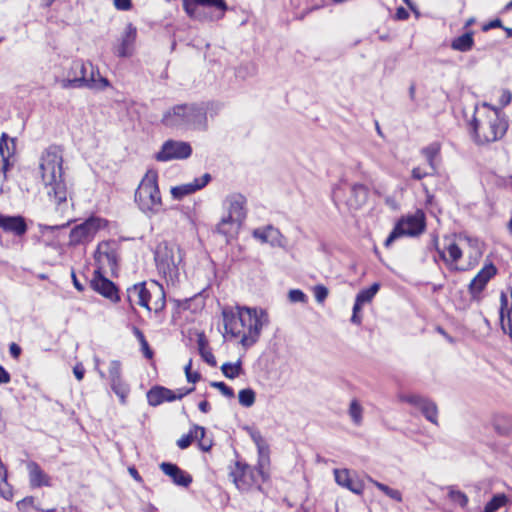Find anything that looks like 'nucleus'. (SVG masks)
<instances>
[{"label": "nucleus", "mask_w": 512, "mask_h": 512, "mask_svg": "<svg viewBox=\"0 0 512 512\" xmlns=\"http://www.w3.org/2000/svg\"><path fill=\"white\" fill-rule=\"evenodd\" d=\"M39 168L47 195L55 204L67 200L68 190L63 178V150L58 145H50L41 154Z\"/></svg>", "instance_id": "nucleus-1"}, {"label": "nucleus", "mask_w": 512, "mask_h": 512, "mask_svg": "<svg viewBox=\"0 0 512 512\" xmlns=\"http://www.w3.org/2000/svg\"><path fill=\"white\" fill-rule=\"evenodd\" d=\"M471 126L475 142L483 145L501 139L507 131L508 123L501 116L499 109L483 103L481 107L476 108Z\"/></svg>", "instance_id": "nucleus-2"}, {"label": "nucleus", "mask_w": 512, "mask_h": 512, "mask_svg": "<svg viewBox=\"0 0 512 512\" xmlns=\"http://www.w3.org/2000/svg\"><path fill=\"white\" fill-rule=\"evenodd\" d=\"M109 85L108 79L100 75L97 67L83 60H74L67 78L61 80V87L64 89L88 88L101 91Z\"/></svg>", "instance_id": "nucleus-3"}, {"label": "nucleus", "mask_w": 512, "mask_h": 512, "mask_svg": "<svg viewBox=\"0 0 512 512\" xmlns=\"http://www.w3.org/2000/svg\"><path fill=\"white\" fill-rule=\"evenodd\" d=\"M162 123L171 128L203 130L207 127L206 108L198 104L176 105L163 115Z\"/></svg>", "instance_id": "nucleus-4"}, {"label": "nucleus", "mask_w": 512, "mask_h": 512, "mask_svg": "<svg viewBox=\"0 0 512 512\" xmlns=\"http://www.w3.org/2000/svg\"><path fill=\"white\" fill-rule=\"evenodd\" d=\"M135 202L149 217L161 211L162 198L158 187V174L155 170H148L141 180L135 192Z\"/></svg>", "instance_id": "nucleus-5"}, {"label": "nucleus", "mask_w": 512, "mask_h": 512, "mask_svg": "<svg viewBox=\"0 0 512 512\" xmlns=\"http://www.w3.org/2000/svg\"><path fill=\"white\" fill-rule=\"evenodd\" d=\"M129 303L139 305L148 311L160 312L165 308L166 298L163 287L152 282L149 286L146 283H138L127 289Z\"/></svg>", "instance_id": "nucleus-6"}, {"label": "nucleus", "mask_w": 512, "mask_h": 512, "mask_svg": "<svg viewBox=\"0 0 512 512\" xmlns=\"http://www.w3.org/2000/svg\"><path fill=\"white\" fill-rule=\"evenodd\" d=\"M182 258L180 247L173 242H160L154 252V259L159 273L172 283L178 279V266L182 262Z\"/></svg>", "instance_id": "nucleus-7"}, {"label": "nucleus", "mask_w": 512, "mask_h": 512, "mask_svg": "<svg viewBox=\"0 0 512 512\" xmlns=\"http://www.w3.org/2000/svg\"><path fill=\"white\" fill-rule=\"evenodd\" d=\"M238 321L244 330L240 342L244 347H250L257 342L263 326L268 323V315L262 309L240 307Z\"/></svg>", "instance_id": "nucleus-8"}, {"label": "nucleus", "mask_w": 512, "mask_h": 512, "mask_svg": "<svg viewBox=\"0 0 512 512\" xmlns=\"http://www.w3.org/2000/svg\"><path fill=\"white\" fill-rule=\"evenodd\" d=\"M108 226V221L98 216H91L74 226L69 234V245L78 246L91 242L96 234Z\"/></svg>", "instance_id": "nucleus-9"}, {"label": "nucleus", "mask_w": 512, "mask_h": 512, "mask_svg": "<svg viewBox=\"0 0 512 512\" xmlns=\"http://www.w3.org/2000/svg\"><path fill=\"white\" fill-rule=\"evenodd\" d=\"M425 229V217L421 212L400 219L387 239L384 242L385 247L390 245L398 238L403 236H417Z\"/></svg>", "instance_id": "nucleus-10"}, {"label": "nucleus", "mask_w": 512, "mask_h": 512, "mask_svg": "<svg viewBox=\"0 0 512 512\" xmlns=\"http://www.w3.org/2000/svg\"><path fill=\"white\" fill-rule=\"evenodd\" d=\"M230 476L239 490L246 491L253 485H259L260 480H265L262 465L251 467L247 464L237 463Z\"/></svg>", "instance_id": "nucleus-11"}, {"label": "nucleus", "mask_w": 512, "mask_h": 512, "mask_svg": "<svg viewBox=\"0 0 512 512\" xmlns=\"http://www.w3.org/2000/svg\"><path fill=\"white\" fill-rule=\"evenodd\" d=\"M191 154L192 147L188 142L167 140L155 157L158 161L167 162L174 159H187Z\"/></svg>", "instance_id": "nucleus-12"}, {"label": "nucleus", "mask_w": 512, "mask_h": 512, "mask_svg": "<svg viewBox=\"0 0 512 512\" xmlns=\"http://www.w3.org/2000/svg\"><path fill=\"white\" fill-rule=\"evenodd\" d=\"M94 258L97 265L95 271L102 273L106 272V270H110L114 273L117 269V251L114 245L109 242H101L98 244Z\"/></svg>", "instance_id": "nucleus-13"}, {"label": "nucleus", "mask_w": 512, "mask_h": 512, "mask_svg": "<svg viewBox=\"0 0 512 512\" xmlns=\"http://www.w3.org/2000/svg\"><path fill=\"white\" fill-rule=\"evenodd\" d=\"M193 390L194 387L188 389L179 388L176 391H173L163 386H155L148 391L147 400L149 405L156 407L164 402H172L177 399H182Z\"/></svg>", "instance_id": "nucleus-14"}, {"label": "nucleus", "mask_w": 512, "mask_h": 512, "mask_svg": "<svg viewBox=\"0 0 512 512\" xmlns=\"http://www.w3.org/2000/svg\"><path fill=\"white\" fill-rule=\"evenodd\" d=\"M246 203L245 196L240 193L228 195L223 201V208L227 213L228 219H234L242 224L247 214Z\"/></svg>", "instance_id": "nucleus-15"}, {"label": "nucleus", "mask_w": 512, "mask_h": 512, "mask_svg": "<svg viewBox=\"0 0 512 512\" xmlns=\"http://www.w3.org/2000/svg\"><path fill=\"white\" fill-rule=\"evenodd\" d=\"M401 400L418 408L428 421L438 425V408L435 402L417 394L402 396Z\"/></svg>", "instance_id": "nucleus-16"}, {"label": "nucleus", "mask_w": 512, "mask_h": 512, "mask_svg": "<svg viewBox=\"0 0 512 512\" xmlns=\"http://www.w3.org/2000/svg\"><path fill=\"white\" fill-rule=\"evenodd\" d=\"M137 38V28L129 23L115 45V53L118 57L127 58L133 55Z\"/></svg>", "instance_id": "nucleus-17"}, {"label": "nucleus", "mask_w": 512, "mask_h": 512, "mask_svg": "<svg viewBox=\"0 0 512 512\" xmlns=\"http://www.w3.org/2000/svg\"><path fill=\"white\" fill-rule=\"evenodd\" d=\"M496 272V267L490 263L485 265L471 280L468 286V291L473 299L479 297L480 293L485 289L487 283L496 275Z\"/></svg>", "instance_id": "nucleus-18"}, {"label": "nucleus", "mask_w": 512, "mask_h": 512, "mask_svg": "<svg viewBox=\"0 0 512 512\" xmlns=\"http://www.w3.org/2000/svg\"><path fill=\"white\" fill-rule=\"evenodd\" d=\"M90 284L93 290L110 299L111 301L116 302L119 300L118 291L115 284L107 279L99 271H94V276Z\"/></svg>", "instance_id": "nucleus-19"}, {"label": "nucleus", "mask_w": 512, "mask_h": 512, "mask_svg": "<svg viewBox=\"0 0 512 512\" xmlns=\"http://www.w3.org/2000/svg\"><path fill=\"white\" fill-rule=\"evenodd\" d=\"M211 180V175L208 173L203 174L200 178H195L193 182L182 184L171 188V195L176 200H181L183 197L190 195L203 187H205Z\"/></svg>", "instance_id": "nucleus-20"}, {"label": "nucleus", "mask_w": 512, "mask_h": 512, "mask_svg": "<svg viewBox=\"0 0 512 512\" xmlns=\"http://www.w3.org/2000/svg\"><path fill=\"white\" fill-rule=\"evenodd\" d=\"M160 469L177 486L188 487L192 483V476L174 463L162 462Z\"/></svg>", "instance_id": "nucleus-21"}, {"label": "nucleus", "mask_w": 512, "mask_h": 512, "mask_svg": "<svg viewBox=\"0 0 512 512\" xmlns=\"http://www.w3.org/2000/svg\"><path fill=\"white\" fill-rule=\"evenodd\" d=\"M253 236L262 243H269L273 247H284L285 245V238L281 232L271 225L255 229Z\"/></svg>", "instance_id": "nucleus-22"}, {"label": "nucleus", "mask_w": 512, "mask_h": 512, "mask_svg": "<svg viewBox=\"0 0 512 512\" xmlns=\"http://www.w3.org/2000/svg\"><path fill=\"white\" fill-rule=\"evenodd\" d=\"M27 471L29 476V484L32 488L52 486L50 476L44 472V470L37 462L29 461L27 463Z\"/></svg>", "instance_id": "nucleus-23"}, {"label": "nucleus", "mask_w": 512, "mask_h": 512, "mask_svg": "<svg viewBox=\"0 0 512 512\" xmlns=\"http://www.w3.org/2000/svg\"><path fill=\"white\" fill-rule=\"evenodd\" d=\"M334 475L335 481L337 482L338 485L349 489L350 491L357 495L362 494L364 490V485L362 481L359 480L357 477L352 476L347 469H335Z\"/></svg>", "instance_id": "nucleus-24"}, {"label": "nucleus", "mask_w": 512, "mask_h": 512, "mask_svg": "<svg viewBox=\"0 0 512 512\" xmlns=\"http://www.w3.org/2000/svg\"><path fill=\"white\" fill-rule=\"evenodd\" d=\"M0 228L15 236H22L27 232V224L22 216L0 215Z\"/></svg>", "instance_id": "nucleus-25"}, {"label": "nucleus", "mask_w": 512, "mask_h": 512, "mask_svg": "<svg viewBox=\"0 0 512 512\" xmlns=\"http://www.w3.org/2000/svg\"><path fill=\"white\" fill-rule=\"evenodd\" d=\"M368 199V188L363 184H354L350 189V196L346 200L347 205L351 209H359Z\"/></svg>", "instance_id": "nucleus-26"}, {"label": "nucleus", "mask_w": 512, "mask_h": 512, "mask_svg": "<svg viewBox=\"0 0 512 512\" xmlns=\"http://www.w3.org/2000/svg\"><path fill=\"white\" fill-rule=\"evenodd\" d=\"M223 324L226 333L231 334L233 337H243L244 330L241 327V322L238 321V312L233 313L224 310Z\"/></svg>", "instance_id": "nucleus-27"}, {"label": "nucleus", "mask_w": 512, "mask_h": 512, "mask_svg": "<svg viewBox=\"0 0 512 512\" xmlns=\"http://www.w3.org/2000/svg\"><path fill=\"white\" fill-rule=\"evenodd\" d=\"M0 158L2 162V168L4 170H8L10 166V158L14 155L15 152V140L9 138L6 134H3L0 139Z\"/></svg>", "instance_id": "nucleus-28"}, {"label": "nucleus", "mask_w": 512, "mask_h": 512, "mask_svg": "<svg viewBox=\"0 0 512 512\" xmlns=\"http://www.w3.org/2000/svg\"><path fill=\"white\" fill-rule=\"evenodd\" d=\"M440 151L441 145L439 142H433L421 149V154L425 157L432 173L437 171Z\"/></svg>", "instance_id": "nucleus-29"}, {"label": "nucleus", "mask_w": 512, "mask_h": 512, "mask_svg": "<svg viewBox=\"0 0 512 512\" xmlns=\"http://www.w3.org/2000/svg\"><path fill=\"white\" fill-rule=\"evenodd\" d=\"M474 46L473 32H467L456 37L451 42V48L455 51L468 52Z\"/></svg>", "instance_id": "nucleus-30"}, {"label": "nucleus", "mask_w": 512, "mask_h": 512, "mask_svg": "<svg viewBox=\"0 0 512 512\" xmlns=\"http://www.w3.org/2000/svg\"><path fill=\"white\" fill-rule=\"evenodd\" d=\"M240 225L234 219H228V216L224 215L216 226V232L228 238L233 236Z\"/></svg>", "instance_id": "nucleus-31"}, {"label": "nucleus", "mask_w": 512, "mask_h": 512, "mask_svg": "<svg viewBox=\"0 0 512 512\" xmlns=\"http://www.w3.org/2000/svg\"><path fill=\"white\" fill-rule=\"evenodd\" d=\"M197 345L202 359L210 366H216V359L213 353L211 352L208 346V342L203 334H200L198 336Z\"/></svg>", "instance_id": "nucleus-32"}, {"label": "nucleus", "mask_w": 512, "mask_h": 512, "mask_svg": "<svg viewBox=\"0 0 512 512\" xmlns=\"http://www.w3.org/2000/svg\"><path fill=\"white\" fill-rule=\"evenodd\" d=\"M221 371L225 377L235 379L243 374L242 361L239 359L235 363L226 362L222 364Z\"/></svg>", "instance_id": "nucleus-33"}, {"label": "nucleus", "mask_w": 512, "mask_h": 512, "mask_svg": "<svg viewBox=\"0 0 512 512\" xmlns=\"http://www.w3.org/2000/svg\"><path fill=\"white\" fill-rule=\"evenodd\" d=\"M183 9L191 19L204 20L206 15L199 10V5L192 0H182Z\"/></svg>", "instance_id": "nucleus-34"}, {"label": "nucleus", "mask_w": 512, "mask_h": 512, "mask_svg": "<svg viewBox=\"0 0 512 512\" xmlns=\"http://www.w3.org/2000/svg\"><path fill=\"white\" fill-rule=\"evenodd\" d=\"M112 391L119 397L122 404L126 403V398L129 394V386L122 380H114L110 382Z\"/></svg>", "instance_id": "nucleus-35"}, {"label": "nucleus", "mask_w": 512, "mask_h": 512, "mask_svg": "<svg viewBox=\"0 0 512 512\" xmlns=\"http://www.w3.org/2000/svg\"><path fill=\"white\" fill-rule=\"evenodd\" d=\"M348 414L355 425L360 426L362 424L363 407L357 399H353L350 402Z\"/></svg>", "instance_id": "nucleus-36"}, {"label": "nucleus", "mask_w": 512, "mask_h": 512, "mask_svg": "<svg viewBox=\"0 0 512 512\" xmlns=\"http://www.w3.org/2000/svg\"><path fill=\"white\" fill-rule=\"evenodd\" d=\"M507 502H508V498L505 494H496L485 505L484 512H496L501 507L505 506Z\"/></svg>", "instance_id": "nucleus-37"}, {"label": "nucleus", "mask_w": 512, "mask_h": 512, "mask_svg": "<svg viewBox=\"0 0 512 512\" xmlns=\"http://www.w3.org/2000/svg\"><path fill=\"white\" fill-rule=\"evenodd\" d=\"M369 481L372 482L380 491H382L389 498H391L397 502L402 501V494L399 490L390 488L389 486H387L383 483H380L378 481H375L372 478H369Z\"/></svg>", "instance_id": "nucleus-38"}, {"label": "nucleus", "mask_w": 512, "mask_h": 512, "mask_svg": "<svg viewBox=\"0 0 512 512\" xmlns=\"http://www.w3.org/2000/svg\"><path fill=\"white\" fill-rule=\"evenodd\" d=\"M379 288H380L379 283H373L369 288L361 290L357 294L356 299L358 300V302H361L363 304L368 303L373 299V297L379 291Z\"/></svg>", "instance_id": "nucleus-39"}, {"label": "nucleus", "mask_w": 512, "mask_h": 512, "mask_svg": "<svg viewBox=\"0 0 512 512\" xmlns=\"http://www.w3.org/2000/svg\"><path fill=\"white\" fill-rule=\"evenodd\" d=\"M256 394L251 388L242 389L238 393L239 403L246 408L253 406Z\"/></svg>", "instance_id": "nucleus-40"}, {"label": "nucleus", "mask_w": 512, "mask_h": 512, "mask_svg": "<svg viewBox=\"0 0 512 512\" xmlns=\"http://www.w3.org/2000/svg\"><path fill=\"white\" fill-rule=\"evenodd\" d=\"M194 430L197 435L198 434L201 435V439H199V443H198L200 449L204 452L209 451L212 447V440L205 438V434H206L205 428L202 426H199V425H194Z\"/></svg>", "instance_id": "nucleus-41"}, {"label": "nucleus", "mask_w": 512, "mask_h": 512, "mask_svg": "<svg viewBox=\"0 0 512 512\" xmlns=\"http://www.w3.org/2000/svg\"><path fill=\"white\" fill-rule=\"evenodd\" d=\"M449 266L457 263L462 257V250L456 243H450L447 246Z\"/></svg>", "instance_id": "nucleus-42"}, {"label": "nucleus", "mask_w": 512, "mask_h": 512, "mask_svg": "<svg viewBox=\"0 0 512 512\" xmlns=\"http://www.w3.org/2000/svg\"><path fill=\"white\" fill-rule=\"evenodd\" d=\"M449 498L451 501L458 504L461 508H466L468 505V497L462 491L450 489Z\"/></svg>", "instance_id": "nucleus-43"}, {"label": "nucleus", "mask_w": 512, "mask_h": 512, "mask_svg": "<svg viewBox=\"0 0 512 512\" xmlns=\"http://www.w3.org/2000/svg\"><path fill=\"white\" fill-rule=\"evenodd\" d=\"M194 439H198V435L196 434L193 426L188 434L182 435L181 438L178 439L177 446L180 449H186L191 445Z\"/></svg>", "instance_id": "nucleus-44"}, {"label": "nucleus", "mask_w": 512, "mask_h": 512, "mask_svg": "<svg viewBox=\"0 0 512 512\" xmlns=\"http://www.w3.org/2000/svg\"><path fill=\"white\" fill-rule=\"evenodd\" d=\"M108 374H109L110 382L114 381V380L122 379V371H121V363H120V361L112 360L109 363Z\"/></svg>", "instance_id": "nucleus-45"}, {"label": "nucleus", "mask_w": 512, "mask_h": 512, "mask_svg": "<svg viewBox=\"0 0 512 512\" xmlns=\"http://www.w3.org/2000/svg\"><path fill=\"white\" fill-rule=\"evenodd\" d=\"M460 240H465L470 247L475 250V258H480L482 256L481 243L477 238H472L467 235H460Z\"/></svg>", "instance_id": "nucleus-46"}, {"label": "nucleus", "mask_w": 512, "mask_h": 512, "mask_svg": "<svg viewBox=\"0 0 512 512\" xmlns=\"http://www.w3.org/2000/svg\"><path fill=\"white\" fill-rule=\"evenodd\" d=\"M288 298L292 303H306L307 296L302 290L292 289L288 293Z\"/></svg>", "instance_id": "nucleus-47"}, {"label": "nucleus", "mask_w": 512, "mask_h": 512, "mask_svg": "<svg viewBox=\"0 0 512 512\" xmlns=\"http://www.w3.org/2000/svg\"><path fill=\"white\" fill-rule=\"evenodd\" d=\"M250 436L255 445L257 446L259 453L262 454L264 450L267 449V445L261 433L259 431H252L250 433Z\"/></svg>", "instance_id": "nucleus-48"}, {"label": "nucleus", "mask_w": 512, "mask_h": 512, "mask_svg": "<svg viewBox=\"0 0 512 512\" xmlns=\"http://www.w3.org/2000/svg\"><path fill=\"white\" fill-rule=\"evenodd\" d=\"M211 386L217 388L224 396L228 398L234 397V390L224 382H211Z\"/></svg>", "instance_id": "nucleus-49"}, {"label": "nucleus", "mask_w": 512, "mask_h": 512, "mask_svg": "<svg viewBox=\"0 0 512 512\" xmlns=\"http://www.w3.org/2000/svg\"><path fill=\"white\" fill-rule=\"evenodd\" d=\"M314 296L318 303H322L328 296V289L323 285H317L314 288Z\"/></svg>", "instance_id": "nucleus-50"}, {"label": "nucleus", "mask_w": 512, "mask_h": 512, "mask_svg": "<svg viewBox=\"0 0 512 512\" xmlns=\"http://www.w3.org/2000/svg\"><path fill=\"white\" fill-rule=\"evenodd\" d=\"M191 365L192 363L190 360L189 363L185 366L186 378L188 382L196 383L200 379V374L197 372L193 373V371H191Z\"/></svg>", "instance_id": "nucleus-51"}, {"label": "nucleus", "mask_w": 512, "mask_h": 512, "mask_svg": "<svg viewBox=\"0 0 512 512\" xmlns=\"http://www.w3.org/2000/svg\"><path fill=\"white\" fill-rule=\"evenodd\" d=\"M114 6L117 10L128 11L132 7L131 0H114Z\"/></svg>", "instance_id": "nucleus-52"}, {"label": "nucleus", "mask_w": 512, "mask_h": 512, "mask_svg": "<svg viewBox=\"0 0 512 512\" xmlns=\"http://www.w3.org/2000/svg\"><path fill=\"white\" fill-rule=\"evenodd\" d=\"M431 174H433V173L426 172L423 169H421L420 167H415L412 169V178L415 180H421Z\"/></svg>", "instance_id": "nucleus-53"}, {"label": "nucleus", "mask_w": 512, "mask_h": 512, "mask_svg": "<svg viewBox=\"0 0 512 512\" xmlns=\"http://www.w3.org/2000/svg\"><path fill=\"white\" fill-rule=\"evenodd\" d=\"M512 100V93L509 90H504L500 97V104L502 107L507 106L510 104Z\"/></svg>", "instance_id": "nucleus-54"}, {"label": "nucleus", "mask_w": 512, "mask_h": 512, "mask_svg": "<svg viewBox=\"0 0 512 512\" xmlns=\"http://www.w3.org/2000/svg\"><path fill=\"white\" fill-rule=\"evenodd\" d=\"M73 373L78 381H81L84 378L85 368L82 364H76L73 368Z\"/></svg>", "instance_id": "nucleus-55"}, {"label": "nucleus", "mask_w": 512, "mask_h": 512, "mask_svg": "<svg viewBox=\"0 0 512 512\" xmlns=\"http://www.w3.org/2000/svg\"><path fill=\"white\" fill-rule=\"evenodd\" d=\"M11 381V376L9 372L0 365V384H7Z\"/></svg>", "instance_id": "nucleus-56"}, {"label": "nucleus", "mask_w": 512, "mask_h": 512, "mask_svg": "<svg viewBox=\"0 0 512 512\" xmlns=\"http://www.w3.org/2000/svg\"><path fill=\"white\" fill-rule=\"evenodd\" d=\"M21 347L16 344V343H11L10 346H9V352H10V355L17 359L19 358L20 354H21Z\"/></svg>", "instance_id": "nucleus-57"}, {"label": "nucleus", "mask_w": 512, "mask_h": 512, "mask_svg": "<svg viewBox=\"0 0 512 512\" xmlns=\"http://www.w3.org/2000/svg\"><path fill=\"white\" fill-rule=\"evenodd\" d=\"M395 17L398 20H406V19L409 18V13H408V11L405 8L399 7L396 10Z\"/></svg>", "instance_id": "nucleus-58"}, {"label": "nucleus", "mask_w": 512, "mask_h": 512, "mask_svg": "<svg viewBox=\"0 0 512 512\" xmlns=\"http://www.w3.org/2000/svg\"><path fill=\"white\" fill-rule=\"evenodd\" d=\"M140 345H141V348H142V351H143V353H144L145 357H147L148 359L152 358V356H153V352H152V350L150 349V347H149V344H148L147 340H143V341L140 343Z\"/></svg>", "instance_id": "nucleus-59"}, {"label": "nucleus", "mask_w": 512, "mask_h": 512, "mask_svg": "<svg viewBox=\"0 0 512 512\" xmlns=\"http://www.w3.org/2000/svg\"><path fill=\"white\" fill-rule=\"evenodd\" d=\"M500 27H503L501 20L495 19V20L490 21L488 24L484 25L483 31H488L492 28H500Z\"/></svg>", "instance_id": "nucleus-60"}, {"label": "nucleus", "mask_w": 512, "mask_h": 512, "mask_svg": "<svg viewBox=\"0 0 512 512\" xmlns=\"http://www.w3.org/2000/svg\"><path fill=\"white\" fill-rule=\"evenodd\" d=\"M198 408L201 412L207 413L210 410V404L206 400H204L199 403Z\"/></svg>", "instance_id": "nucleus-61"}, {"label": "nucleus", "mask_w": 512, "mask_h": 512, "mask_svg": "<svg viewBox=\"0 0 512 512\" xmlns=\"http://www.w3.org/2000/svg\"><path fill=\"white\" fill-rule=\"evenodd\" d=\"M72 280H73V284H74L75 288L78 291H83L84 290L83 284L80 283V281L77 279V277H76L74 272H72Z\"/></svg>", "instance_id": "nucleus-62"}, {"label": "nucleus", "mask_w": 512, "mask_h": 512, "mask_svg": "<svg viewBox=\"0 0 512 512\" xmlns=\"http://www.w3.org/2000/svg\"><path fill=\"white\" fill-rule=\"evenodd\" d=\"M133 332H134V335L137 337V339L139 340V342L141 343L143 340H146L143 332L137 328V327H134L133 328Z\"/></svg>", "instance_id": "nucleus-63"}, {"label": "nucleus", "mask_w": 512, "mask_h": 512, "mask_svg": "<svg viewBox=\"0 0 512 512\" xmlns=\"http://www.w3.org/2000/svg\"><path fill=\"white\" fill-rule=\"evenodd\" d=\"M436 330L438 333L444 336L449 342H453V338L450 335H448L442 327L438 326Z\"/></svg>", "instance_id": "nucleus-64"}]
</instances>
